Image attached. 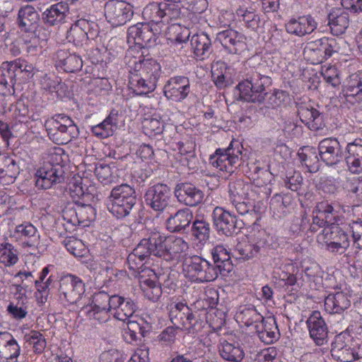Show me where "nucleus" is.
Wrapping results in <instances>:
<instances>
[{"label":"nucleus","instance_id":"obj_56","mask_svg":"<svg viewBox=\"0 0 362 362\" xmlns=\"http://www.w3.org/2000/svg\"><path fill=\"white\" fill-rule=\"evenodd\" d=\"M18 256L14 247L8 243L0 244V262L6 266H11L18 262Z\"/></svg>","mask_w":362,"mask_h":362},{"label":"nucleus","instance_id":"obj_40","mask_svg":"<svg viewBox=\"0 0 362 362\" xmlns=\"http://www.w3.org/2000/svg\"><path fill=\"white\" fill-rule=\"evenodd\" d=\"M218 349L221 357L227 361L241 362L245 357V353L240 346H235L223 339L220 340Z\"/></svg>","mask_w":362,"mask_h":362},{"label":"nucleus","instance_id":"obj_31","mask_svg":"<svg viewBox=\"0 0 362 362\" xmlns=\"http://www.w3.org/2000/svg\"><path fill=\"white\" fill-rule=\"evenodd\" d=\"M68 13V4L61 1L51 5L42 12V21L47 26H58L65 22Z\"/></svg>","mask_w":362,"mask_h":362},{"label":"nucleus","instance_id":"obj_4","mask_svg":"<svg viewBox=\"0 0 362 362\" xmlns=\"http://www.w3.org/2000/svg\"><path fill=\"white\" fill-rule=\"evenodd\" d=\"M45 127L49 138L58 145L66 144L79 134L78 126L64 114L54 115L45 122Z\"/></svg>","mask_w":362,"mask_h":362},{"label":"nucleus","instance_id":"obj_51","mask_svg":"<svg viewBox=\"0 0 362 362\" xmlns=\"http://www.w3.org/2000/svg\"><path fill=\"white\" fill-rule=\"evenodd\" d=\"M315 210L325 219L327 226H332L338 223L337 211L334 210L333 206L327 202H319Z\"/></svg>","mask_w":362,"mask_h":362},{"label":"nucleus","instance_id":"obj_3","mask_svg":"<svg viewBox=\"0 0 362 362\" xmlns=\"http://www.w3.org/2000/svg\"><path fill=\"white\" fill-rule=\"evenodd\" d=\"M108 199L107 209L117 218L129 215L137 203V195L134 188L127 184L113 187Z\"/></svg>","mask_w":362,"mask_h":362},{"label":"nucleus","instance_id":"obj_17","mask_svg":"<svg viewBox=\"0 0 362 362\" xmlns=\"http://www.w3.org/2000/svg\"><path fill=\"white\" fill-rule=\"evenodd\" d=\"M174 194L178 202L193 207L201 204L204 197V192L189 182H181L176 185Z\"/></svg>","mask_w":362,"mask_h":362},{"label":"nucleus","instance_id":"obj_43","mask_svg":"<svg viewBox=\"0 0 362 362\" xmlns=\"http://www.w3.org/2000/svg\"><path fill=\"white\" fill-rule=\"evenodd\" d=\"M303 55L313 64H320L327 60L320 39L308 42L303 49Z\"/></svg>","mask_w":362,"mask_h":362},{"label":"nucleus","instance_id":"obj_45","mask_svg":"<svg viewBox=\"0 0 362 362\" xmlns=\"http://www.w3.org/2000/svg\"><path fill=\"white\" fill-rule=\"evenodd\" d=\"M237 317L246 327L252 326L255 329H257V325H259L264 319L252 305L242 308L238 313Z\"/></svg>","mask_w":362,"mask_h":362},{"label":"nucleus","instance_id":"obj_1","mask_svg":"<svg viewBox=\"0 0 362 362\" xmlns=\"http://www.w3.org/2000/svg\"><path fill=\"white\" fill-rule=\"evenodd\" d=\"M129 67V84L137 95H147L153 92L161 76V66L154 59L133 57L127 63Z\"/></svg>","mask_w":362,"mask_h":362},{"label":"nucleus","instance_id":"obj_49","mask_svg":"<svg viewBox=\"0 0 362 362\" xmlns=\"http://www.w3.org/2000/svg\"><path fill=\"white\" fill-rule=\"evenodd\" d=\"M163 2H151L145 6L142 11L144 18L151 23L158 24L163 23Z\"/></svg>","mask_w":362,"mask_h":362},{"label":"nucleus","instance_id":"obj_47","mask_svg":"<svg viewBox=\"0 0 362 362\" xmlns=\"http://www.w3.org/2000/svg\"><path fill=\"white\" fill-rule=\"evenodd\" d=\"M191 233L199 243L206 242L210 237V225L202 216H196L195 219L191 222Z\"/></svg>","mask_w":362,"mask_h":362},{"label":"nucleus","instance_id":"obj_55","mask_svg":"<svg viewBox=\"0 0 362 362\" xmlns=\"http://www.w3.org/2000/svg\"><path fill=\"white\" fill-rule=\"evenodd\" d=\"M6 311L11 318L17 321L24 319L28 313L27 303L19 299L17 301L10 302L6 308Z\"/></svg>","mask_w":362,"mask_h":362},{"label":"nucleus","instance_id":"obj_61","mask_svg":"<svg viewBox=\"0 0 362 362\" xmlns=\"http://www.w3.org/2000/svg\"><path fill=\"white\" fill-rule=\"evenodd\" d=\"M151 255V248L148 237L143 238L130 253V260L132 261V258H134V257H138L140 260H145Z\"/></svg>","mask_w":362,"mask_h":362},{"label":"nucleus","instance_id":"obj_25","mask_svg":"<svg viewBox=\"0 0 362 362\" xmlns=\"http://www.w3.org/2000/svg\"><path fill=\"white\" fill-rule=\"evenodd\" d=\"M40 21V15L32 5L23 6L18 10L16 23L21 31L34 33Z\"/></svg>","mask_w":362,"mask_h":362},{"label":"nucleus","instance_id":"obj_22","mask_svg":"<svg viewBox=\"0 0 362 362\" xmlns=\"http://www.w3.org/2000/svg\"><path fill=\"white\" fill-rule=\"evenodd\" d=\"M21 348L17 340L8 332H0V359L4 362H18Z\"/></svg>","mask_w":362,"mask_h":362},{"label":"nucleus","instance_id":"obj_32","mask_svg":"<svg viewBox=\"0 0 362 362\" xmlns=\"http://www.w3.org/2000/svg\"><path fill=\"white\" fill-rule=\"evenodd\" d=\"M345 160L349 170L354 174L362 172V139H356L346 147Z\"/></svg>","mask_w":362,"mask_h":362},{"label":"nucleus","instance_id":"obj_48","mask_svg":"<svg viewBox=\"0 0 362 362\" xmlns=\"http://www.w3.org/2000/svg\"><path fill=\"white\" fill-rule=\"evenodd\" d=\"M250 185L245 183L243 180H237L230 182L228 184V193L230 201L248 199Z\"/></svg>","mask_w":362,"mask_h":362},{"label":"nucleus","instance_id":"obj_27","mask_svg":"<svg viewBox=\"0 0 362 362\" xmlns=\"http://www.w3.org/2000/svg\"><path fill=\"white\" fill-rule=\"evenodd\" d=\"M341 94L352 104L362 101V72L352 74L346 78Z\"/></svg>","mask_w":362,"mask_h":362},{"label":"nucleus","instance_id":"obj_62","mask_svg":"<svg viewBox=\"0 0 362 362\" xmlns=\"http://www.w3.org/2000/svg\"><path fill=\"white\" fill-rule=\"evenodd\" d=\"M64 245L67 251L75 257H83L86 252V246L82 240L70 237L64 240Z\"/></svg>","mask_w":362,"mask_h":362},{"label":"nucleus","instance_id":"obj_44","mask_svg":"<svg viewBox=\"0 0 362 362\" xmlns=\"http://www.w3.org/2000/svg\"><path fill=\"white\" fill-rule=\"evenodd\" d=\"M11 66L13 69L16 81L20 83L29 80L34 75V66L23 59L18 58L11 61Z\"/></svg>","mask_w":362,"mask_h":362},{"label":"nucleus","instance_id":"obj_34","mask_svg":"<svg viewBox=\"0 0 362 362\" xmlns=\"http://www.w3.org/2000/svg\"><path fill=\"white\" fill-rule=\"evenodd\" d=\"M214 261L213 266L218 274L222 276L228 275L233 269V264L227 249L222 245H218L211 250Z\"/></svg>","mask_w":362,"mask_h":362},{"label":"nucleus","instance_id":"obj_9","mask_svg":"<svg viewBox=\"0 0 362 362\" xmlns=\"http://www.w3.org/2000/svg\"><path fill=\"white\" fill-rule=\"evenodd\" d=\"M213 224L219 235L232 236L244 227L243 220L222 207L216 206L212 213Z\"/></svg>","mask_w":362,"mask_h":362},{"label":"nucleus","instance_id":"obj_29","mask_svg":"<svg viewBox=\"0 0 362 362\" xmlns=\"http://www.w3.org/2000/svg\"><path fill=\"white\" fill-rule=\"evenodd\" d=\"M193 220L192 211L187 208L180 209L165 220L166 229L170 233H182L189 228Z\"/></svg>","mask_w":362,"mask_h":362},{"label":"nucleus","instance_id":"obj_41","mask_svg":"<svg viewBox=\"0 0 362 362\" xmlns=\"http://www.w3.org/2000/svg\"><path fill=\"white\" fill-rule=\"evenodd\" d=\"M318 156V151L310 146H304L298 152L301 165L305 166L310 173H316L320 169V164Z\"/></svg>","mask_w":362,"mask_h":362},{"label":"nucleus","instance_id":"obj_64","mask_svg":"<svg viewBox=\"0 0 362 362\" xmlns=\"http://www.w3.org/2000/svg\"><path fill=\"white\" fill-rule=\"evenodd\" d=\"M347 228L351 233V237L354 243L358 244L359 248H362V220L358 218L356 221H352L348 224Z\"/></svg>","mask_w":362,"mask_h":362},{"label":"nucleus","instance_id":"obj_19","mask_svg":"<svg viewBox=\"0 0 362 362\" xmlns=\"http://www.w3.org/2000/svg\"><path fill=\"white\" fill-rule=\"evenodd\" d=\"M127 39L128 42L144 47L155 42L156 34L149 23H138L128 28Z\"/></svg>","mask_w":362,"mask_h":362},{"label":"nucleus","instance_id":"obj_58","mask_svg":"<svg viewBox=\"0 0 362 362\" xmlns=\"http://www.w3.org/2000/svg\"><path fill=\"white\" fill-rule=\"evenodd\" d=\"M25 339L26 342L33 345V351L35 354H42L47 346L45 337L37 331H31L29 334L25 336Z\"/></svg>","mask_w":362,"mask_h":362},{"label":"nucleus","instance_id":"obj_15","mask_svg":"<svg viewBox=\"0 0 362 362\" xmlns=\"http://www.w3.org/2000/svg\"><path fill=\"white\" fill-rule=\"evenodd\" d=\"M326 241V249L332 253L343 254L349 247V239L347 233L342 230L339 224L327 226L324 230Z\"/></svg>","mask_w":362,"mask_h":362},{"label":"nucleus","instance_id":"obj_21","mask_svg":"<svg viewBox=\"0 0 362 362\" xmlns=\"http://www.w3.org/2000/svg\"><path fill=\"white\" fill-rule=\"evenodd\" d=\"M216 40L230 54L241 52L245 47V36L233 29H226L216 34Z\"/></svg>","mask_w":362,"mask_h":362},{"label":"nucleus","instance_id":"obj_53","mask_svg":"<svg viewBox=\"0 0 362 362\" xmlns=\"http://www.w3.org/2000/svg\"><path fill=\"white\" fill-rule=\"evenodd\" d=\"M17 82L11 62H4L0 66V86L7 88H13Z\"/></svg>","mask_w":362,"mask_h":362},{"label":"nucleus","instance_id":"obj_38","mask_svg":"<svg viewBox=\"0 0 362 362\" xmlns=\"http://www.w3.org/2000/svg\"><path fill=\"white\" fill-rule=\"evenodd\" d=\"M118 115L117 110H112L102 122L91 127L93 134L101 139L112 136L118 127Z\"/></svg>","mask_w":362,"mask_h":362},{"label":"nucleus","instance_id":"obj_42","mask_svg":"<svg viewBox=\"0 0 362 362\" xmlns=\"http://www.w3.org/2000/svg\"><path fill=\"white\" fill-rule=\"evenodd\" d=\"M189 248L187 243L180 237L168 236L165 260L168 262L177 259Z\"/></svg>","mask_w":362,"mask_h":362},{"label":"nucleus","instance_id":"obj_60","mask_svg":"<svg viewBox=\"0 0 362 362\" xmlns=\"http://www.w3.org/2000/svg\"><path fill=\"white\" fill-rule=\"evenodd\" d=\"M127 328L125 330V337L132 341H136L138 339H141L146 334V329L144 327L134 320H127Z\"/></svg>","mask_w":362,"mask_h":362},{"label":"nucleus","instance_id":"obj_46","mask_svg":"<svg viewBox=\"0 0 362 362\" xmlns=\"http://www.w3.org/2000/svg\"><path fill=\"white\" fill-rule=\"evenodd\" d=\"M168 238L159 231H151L148 239L153 255L165 259Z\"/></svg>","mask_w":362,"mask_h":362},{"label":"nucleus","instance_id":"obj_54","mask_svg":"<svg viewBox=\"0 0 362 362\" xmlns=\"http://www.w3.org/2000/svg\"><path fill=\"white\" fill-rule=\"evenodd\" d=\"M162 6L163 12H165L163 13V23L168 24L181 18L182 6L180 3L163 2Z\"/></svg>","mask_w":362,"mask_h":362},{"label":"nucleus","instance_id":"obj_2","mask_svg":"<svg viewBox=\"0 0 362 362\" xmlns=\"http://www.w3.org/2000/svg\"><path fill=\"white\" fill-rule=\"evenodd\" d=\"M245 79L236 86L239 100L262 103L267 95L266 88L272 84L271 76L267 74L265 66L258 65L246 68Z\"/></svg>","mask_w":362,"mask_h":362},{"label":"nucleus","instance_id":"obj_12","mask_svg":"<svg viewBox=\"0 0 362 362\" xmlns=\"http://www.w3.org/2000/svg\"><path fill=\"white\" fill-rule=\"evenodd\" d=\"M104 11L107 21L114 27L124 25L134 15L133 6L124 1L110 0Z\"/></svg>","mask_w":362,"mask_h":362},{"label":"nucleus","instance_id":"obj_63","mask_svg":"<svg viewBox=\"0 0 362 362\" xmlns=\"http://www.w3.org/2000/svg\"><path fill=\"white\" fill-rule=\"evenodd\" d=\"M322 45L324 47V52L327 59L331 57L334 53L340 52V43L343 42L341 39H335L332 37L320 38Z\"/></svg>","mask_w":362,"mask_h":362},{"label":"nucleus","instance_id":"obj_52","mask_svg":"<svg viewBox=\"0 0 362 362\" xmlns=\"http://www.w3.org/2000/svg\"><path fill=\"white\" fill-rule=\"evenodd\" d=\"M42 87L49 92H55L61 95L63 90L66 87L62 80L54 74H45L40 81Z\"/></svg>","mask_w":362,"mask_h":362},{"label":"nucleus","instance_id":"obj_50","mask_svg":"<svg viewBox=\"0 0 362 362\" xmlns=\"http://www.w3.org/2000/svg\"><path fill=\"white\" fill-rule=\"evenodd\" d=\"M262 255L258 242L255 244H240L235 250L236 259L247 261L257 255Z\"/></svg>","mask_w":362,"mask_h":362},{"label":"nucleus","instance_id":"obj_13","mask_svg":"<svg viewBox=\"0 0 362 362\" xmlns=\"http://www.w3.org/2000/svg\"><path fill=\"white\" fill-rule=\"evenodd\" d=\"M169 317L176 328L194 332L197 320L194 315L185 303L179 302L171 304Z\"/></svg>","mask_w":362,"mask_h":362},{"label":"nucleus","instance_id":"obj_37","mask_svg":"<svg viewBox=\"0 0 362 362\" xmlns=\"http://www.w3.org/2000/svg\"><path fill=\"white\" fill-rule=\"evenodd\" d=\"M259 339L266 344H271L279 338V331L274 318L264 319L255 329Z\"/></svg>","mask_w":362,"mask_h":362},{"label":"nucleus","instance_id":"obj_20","mask_svg":"<svg viewBox=\"0 0 362 362\" xmlns=\"http://www.w3.org/2000/svg\"><path fill=\"white\" fill-rule=\"evenodd\" d=\"M310 338L316 345L321 346L328 341V328L319 311H314L306 320Z\"/></svg>","mask_w":362,"mask_h":362},{"label":"nucleus","instance_id":"obj_39","mask_svg":"<svg viewBox=\"0 0 362 362\" xmlns=\"http://www.w3.org/2000/svg\"><path fill=\"white\" fill-rule=\"evenodd\" d=\"M191 46L199 60L208 59L213 52L211 39L205 33L194 35L191 38Z\"/></svg>","mask_w":362,"mask_h":362},{"label":"nucleus","instance_id":"obj_10","mask_svg":"<svg viewBox=\"0 0 362 362\" xmlns=\"http://www.w3.org/2000/svg\"><path fill=\"white\" fill-rule=\"evenodd\" d=\"M144 198L148 207L156 212L163 213L170 206L171 189L165 184L157 183L146 190Z\"/></svg>","mask_w":362,"mask_h":362},{"label":"nucleus","instance_id":"obj_33","mask_svg":"<svg viewBox=\"0 0 362 362\" xmlns=\"http://www.w3.org/2000/svg\"><path fill=\"white\" fill-rule=\"evenodd\" d=\"M136 308L130 298L113 295L112 311L114 317L117 320L126 322L133 317Z\"/></svg>","mask_w":362,"mask_h":362},{"label":"nucleus","instance_id":"obj_26","mask_svg":"<svg viewBox=\"0 0 362 362\" xmlns=\"http://www.w3.org/2000/svg\"><path fill=\"white\" fill-rule=\"evenodd\" d=\"M14 233L19 238H24L27 240L23 242L24 247H28L33 251L42 252L44 251L43 245L40 244V234L37 228L30 223L25 222L18 225L14 230Z\"/></svg>","mask_w":362,"mask_h":362},{"label":"nucleus","instance_id":"obj_18","mask_svg":"<svg viewBox=\"0 0 362 362\" xmlns=\"http://www.w3.org/2000/svg\"><path fill=\"white\" fill-rule=\"evenodd\" d=\"M190 92V84L187 77L174 76L170 78L163 87L164 95L168 100L181 102Z\"/></svg>","mask_w":362,"mask_h":362},{"label":"nucleus","instance_id":"obj_7","mask_svg":"<svg viewBox=\"0 0 362 362\" xmlns=\"http://www.w3.org/2000/svg\"><path fill=\"white\" fill-rule=\"evenodd\" d=\"M113 295L99 291L92 296L90 304L83 307L86 317L93 322L105 323L110 319L112 311Z\"/></svg>","mask_w":362,"mask_h":362},{"label":"nucleus","instance_id":"obj_36","mask_svg":"<svg viewBox=\"0 0 362 362\" xmlns=\"http://www.w3.org/2000/svg\"><path fill=\"white\" fill-rule=\"evenodd\" d=\"M328 25L333 35L339 36L344 34L349 25V13L341 9L332 10L327 16Z\"/></svg>","mask_w":362,"mask_h":362},{"label":"nucleus","instance_id":"obj_28","mask_svg":"<svg viewBox=\"0 0 362 362\" xmlns=\"http://www.w3.org/2000/svg\"><path fill=\"white\" fill-rule=\"evenodd\" d=\"M286 31L292 35L303 37L312 33L317 27V23L310 15L291 18L286 23Z\"/></svg>","mask_w":362,"mask_h":362},{"label":"nucleus","instance_id":"obj_16","mask_svg":"<svg viewBox=\"0 0 362 362\" xmlns=\"http://www.w3.org/2000/svg\"><path fill=\"white\" fill-rule=\"evenodd\" d=\"M319 156L327 165H334L344 158L343 151L337 138L328 137L318 144Z\"/></svg>","mask_w":362,"mask_h":362},{"label":"nucleus","instance_id":"obj_6","mask_svg":"<svg viewBox=\"0 0 362 362\" xmlns=\"http://www.w3.org/2000/svg\"><path fill=\"white\" fill-rule=\"evenodd\" d=\"M183 271L192 281L198 283L213 281L219 274L211 263L198 255L185 259Z\"/></svg>","mask_w":362,"mask_h":362},{"label":"nucleus","instance_id":"obj_11","mask_svg":"<svg viewBox=\"0 0 362 362\" xmlns=\"http://www.w3.org/2000/svg\"><path fill=\"white\" fill-rule=\"evenodd\" d=\"M98 34V24L85 18L77 20L68 30L66 39L76 47H82L88 40H93Z\"/></svg>","mask_w":362,"mask_h":362},{"label":"nucleus","instance_id":"obj_30","mask_svg":"<svg viewBox=\"0 0 362 362\" xmlns=\"http://www.w3.org/2000/svg\"><path fill=\"white\" fill-rule=\"evenodd\" d=\"M19 173L16 158L0 151V182L4 185L13 183Z\"/></svg>","mask_w":362,"mask_h":362},{"label":"nucleus","instance_id":"obj_59","mask_svg":"<svg viewBox=\"0 0 362 362\" xmlns=\"http://www.w3.org/2000/svg\"><path fill=\"white\" fill-rule=\"evenodd\" d=\"M250 170L251 173L250 177L256 183L257 185H264L269 183L271 180L272 173L268 170L252 163Z\"/></svg>","mask_w":362,"mask_h":362},{"label":"nucleus","instance_id":"obj_57","mask_svg":"<svg viewBox=\"0 0 362 362\" xmlns=\"http://www.w3.org/2000/svg\"><path fill=\"white\" fill-rule=\"evenodd\" d=\"M78 221L80 225L83 227L88 226L89 223L94 221L96 216L95 209L90 204L77 203Z\"/></svg>","mask_w":362,"mask_h":362},{"label":"nucleus","instance_id":"obj_35","mask_svg":"<svg viewBox=\"0 0 362 362\" xmlns=\"http://www.w3.org/2000/svg\"><path fill=\"white\" fill-rule=\"evenodd\" d=\"M351 305L348 295L342 291L329 294L325 299V310L330 314H340Z\"/></svg>","mask_w":362,"mask_h":362},{"label":"nucleus","instance_id":"obj_14","mask_svg":"<svg viewBox=\"0 0 362 362\" xmlns=\"http://www.w3.org/2000/svg\"><path fill=\"white\" fill-rule=\"evenodd\" d=\"M63 175L62 166L46 163L35 173V186L40 189H49L64 180Z\"/></svg>","mask_w":362,"mask_h":362},{"label":"nucleus","instance_id":"obj_23","mask_svg":"<svg viewBox=\"0 0 362 362\" xmlns=\"http://www.w3.org/2000/svg\"><path fill=\"white\" fill-rule=\"evenodd\" d=\"M297 112L300 121L309 129L317 131L325 127L323 115L310 105L297 104Z\"/></svg>","mask_w":362,"mask_h":362},{"label":"nucleus","instance_id":"obj_5","mask_svg":"<svg viewBox=\"0 0 362 362\" xmlns=\"http://www.w3.org/2000/svg\"><path fill=\"white\" fill-rule=\"evenodd\" d=\"M242 148L238 141H232L226 148H217L209 163L220 171L232 175L242 163Z\"/></svg>","mask_w":362,"mask_h":362},{"label":"nucleus","instance_id":"obj_8","mask_svg":"<svg viewBox=\"0 0 362 362\" xmlns=\"http://www.w3.org/2000/svg\"><path fill=\"white\" fill-rule=\"evenodd\" d=\"M86 286L78 276L69 274L61 278L58 296L60 302L65 306L76 304L83 297Z\"/></svg>","mask_w":362,"mask_h":362},{"label":"nucleus","instance_id":"obj_24","mask_svg":"<svg viewBox=\"0 0 362 362\" xmlns=\"http://www.w3.org/2000/svg\"><path fill=\"white\" fill-rule=\"evenodd\" d=\"M53 60L55 66L65 72L74 73L81 70L83 66L81 57L66 49L57 50L53 55Z\"/></svg>","mask_w":362,"mask_h":362}]
</instances>
